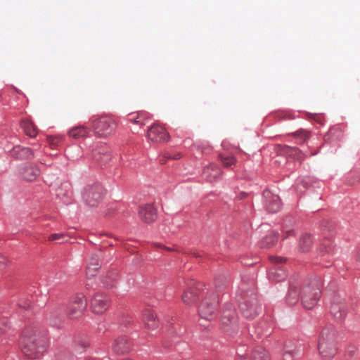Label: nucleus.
I'll return each instance as SVG.
<instances>
[{
  "label": "nucleus",
  "mask_w": 360,
  "mask_h": 360,
  "mask_svg": "<svg viewBox=\"0 0 360 360\" xmlns=\"http://www.w3.org/2000/svg\"><path fill=\"white\" fill-rule=\"evenodd\" d=\"M319 250L324 254H331L333 251L332 242L329 239H325L319 246Z\"/></svg>",
  "instance_id": "nucleus-33"
},
{
  "label": "nucleus",
  "mask_w": 360,
  "mask_h": 360,
  "mask_svg": "<svg viewBox=\"0 0 360 360\" xmlns=\"http://www.w3.org/2000/svg\"><path fill=\"white\" fill-rule=\"evenodd\" d=\"M19 174L22 179L27 181H32L39 176V169L33 164L26 163L19 169Z\"/></svg>",
  "instance_id": "nucleus-12"
},
{
  "label": "nucleus",
  "mask_w": 360,
  "mask_h": 360,
  "mask_svg": "<svg viewBox=\"0 0 360 360\" xmlns=\"http://www.w3.org/2000/svg\"><path fill=\"white\" fill-rule=\"evenodd\" d=\"M87 302L83 294H77L73 296L67 307L65 315L70 319H74L82 316L86 309Z\"/></svg>",
  "instance_id": "nucleus-4"
},
{
  "label": "nucleus",
  "mask_w": 360,
  "mask_h": 360,
  "mask_svg": "<svg viewBox=\"0 0 360 360\" xmlns=\"http://www.w3.org/2000/svg\"><path fill=\"white\" fill-rule=\"evenodd\" d=\"M160 162H161L162 164H163V163H164V161H163L162 160H160Z\"/></svg>",
  "instance_id": "nucleus-53"
},
{
  "label": "nucleus",
  "mask_w": 360,
  "mask_h": 360,
  "mask_svg": "<svg viewBox=\"0 0 360 360\" xmlns=\"http://www.w3.org/2000/svg\"><path fill=\"white\" fill-rule=\"evenodd\" d=\"M89 133V129L87 127L84 126L75 127L72 128L68 134L70 137L77 139L80 138L85 137Z\"/></svg>",
  "instance_id": "nucleus-27"
},
{
  "label": "nucleus",
  "mask_w": 360,
  "mask_h": 360,
  "mask_svg": "<svg viewBox=\"0 0 360 360\" xmlns=\"http://www.w3.org/2000/svg\"><path fill=\"white\" fill-rule=\"evenodd\" d=\"M347 307L345 300L340 297H335L331 302L330 313L335 320L342 321L346 317Z\"/></svg>",
  "instance_id": "nucleus-8"
},
{
  "label": "nucleus",
  "mask_w": 360,
  "mask_h": 360,
  "mask_svg": "<svg viewBox=\"0 0 360 360\" xmlns=\"http://www.w3.org/2000/svg\"><path fill=\"white\" fill-rule=\"evenodd\" d=\"M302 303L307 309H311L316 306L321 296V290L317 283L313 286H305L302 289Z\"/></svg>",
  "instance_id": "nucleus-6"
},
{
  "label": "nucleus",
  "mask_w": 360,
  "mask_h": 360,
  "mask_svg": "<svg viewBox=\"0 0 360 360\" xmlns=\"http://www.w3.org/2000/svg\"><path fill=\"white\" fill-rule=\"evenodd\" d=\"M300 299L299 286L296 284H291L286 296V302L289 305H295Z\"/></svg>",
  "instance_id": "nucleus-23"
},
{
  "label": "nucleus",
  "mask_w": 360,
  "mask_h": 360,
  "mask_svg": "<svg viewBox=\"0 0 360 360\" xmlns=\"http://www.w3.org/2000/svg\"><path fill=\"white\" fill-rule=\"evenodd\" d=\"M222 174L221 169L216 165L211 164L204 168L202 176L208 182H214Z\"/></svg>",
  "instance_id": "nucleus-18"
},
{
  "label": "nucleus",
  "mask_w": 360,
  "mask_h": 360,
  "mask_svg": "<svg viewBox=\"0 0 360 360\" xmlns=\"http://www.w3.org/2000/svg\"><path fill=\"white\" fill-rule=\"evenodd\" d=\"M65 314V307L63 304H57L47 312L46 318L51 325L56 326L58 321L63 319Z\"/></svg>",
  "instance_id": "nucleus-13"
},
{
  "label": "nucleus",
  "mask_w": 360,
  "mask_h": 360,
  "mask_svg": "<svg viewBox=\"0 0 360 360\" xmlns=\"http://www.w3.org/2000/svg\"><path fill=\"white\" fill-rule=\"evenodd\" d=\"M304 136L305 139L308 138L309 137V133L308 132H305L304 134Z\"/></svg>",
  "instance_id": "nucleus-52"
},
{
  "label": "nucleus",
  "mask_w": 360,
  "mask_h": 360,
  "mask_svg": "<svg viewBox=\"0 0 360 360\" xmlns=\"http://www.w3.org/2000/svg\"><path fill=\"white\" fill-rule=\"evenodd\" d=\"M21 127L25 134L30 137H34L37 134V129L34 123L28 120H24L21 122Z\"/></svg>",
  "instance_id": "nucleus-26"
},
{
  "label": "nucleus",
  "mask_w": 360,
  "mask_h": 360,
  "mask_svg": "<svg viewBox=\"0 0 360 360\" xmlns=\"http://www.w3.org/2000/svg\"><path fill=\"white\" fill-rule=\"evenodd\" d=\"M238 359V360H245L246 353L242 350L237 352Z\"/></svg>",
  "instance_id": "nucleus-45"
},
{
  "label": "nucleus",
  "mask_w": 360,
  "mask_h": 360,
  "mask_svg": "<svg viewBox=\"0 0 360 360\" xmlns=\"http://www.w3.org/2000/svg\"><path fill=\"white\" fill-rule=\"evenodd\" d=\"M286 276L285 271L281 268L274 269L269 274V278L277 282L285 280Z\"/></svg>",
  "instance_id": "nucleus-30"
},
{
  "label": "nucleus",
  "mask_w": 360,
  "mask_h": 360,
  "mask_svg": "<svg viewBox=\"0 0 360 360\" xmlns=\"http://www.w3.org/2000/svg\"><path fill=\"white\" fill-rule=\"evenodd\" d=\"M154 245L158 248H162V249H165L167 251H172V249L171 248H169V247H166L163 245H161V244H159V243H155Z\"/></svg>",
  "instance_id": "nucleus-47"
},
{
  "label": "nucleus",
  "mask_w": 360,
  "mask_h": 360,
  "mask_svg": "<svg viewBox=\"0 0 360 360\" xmlns=\"http://www.w3.org/2000/svg\"><path fill=\"white\" fill-rule=\"evenodd\" d=\"M139 214L141 220L146 223H151L157 218L156 210L152 205L141 206Z\"/></svg>",
  "instance_id": "nucleus-17"
},
{
  "label": "nucleus",
  "mask_w": 360,
  "mask_h": 360,
  "mask_svg": "<svg viewBox=\"0 0 360 360\" xmlns=\"http://www.w3.org/2000/svg\"><path fill=\"white\" fill-rule=\"evenodd\" d=\"M294 234V231L292 230H288L285 233L284 238H288L290 236H292Z\"/></svg>",
  "instance_id": "nucleus-48"
},
{
  "label": "nucleus",
  "mask_w": 360,
  "mask_h": 360,
  "mask_svg": "<svg viewBox=\"0 0 360 360\" xmlns=\"http://www.w3.org/2000/svg\"><path fill=\"white\" fill-rule=\"evenodd\" d=\"M312 239L310 235H304L303 236L300 241V247L302 251L307 252L311 248L312 245Z\"/></svg>",
  "instance_id": "nucleus-32"
},
{
  "label": "nucleus",
  "mask_w": 360,
  "mask_h": 360,
  "mask_svg": "<svg viewBox=\"0 0 360 360\" xmlns=\"http://www.w3.org/2000/svg\"><path fill=\"white\" fill-rule=\"evenodd\" d=\"M101 252L98 251L96 253L92 255L91 257L90 258L89 262H93V263H98V266L100 268L101 266Z\"/></svg>",
  "instance_id": "nucleus-39"
},
{
  "label": "nucleus",
  "mask_w": 360,
  "mask_h": 360,
  "mask_svg": "<svg viewBox=\"0 0 360 360\" xmlns=\"http://www.w3.org/2000/svg\"><path fill=\"white\" fill-rule=\"evenodd\" d=\"M140 116L139 115H129V121L135 124H141V120H139Z\"/></svg>",
  "instance_id": "nucleus-42"
},
{
  "label": "nucleus",
  "mask_w": 360,
  "mask_h": 360,
  "mask_svg": "<svg viewBox=\"0 0 360 360\" xmlns=\"http://www.w3.org/2000/svg\"><path fill=\"white\" fill-rule=\"evenodd\" d=\"M49 340L46 334L32 328L23 330L21 346L23 354L30 359H39L46 350Z\"/></svg>",
  "instance_id": "nucleus-1"
},
{
  "label": "nucleus",
  "mask_w": 360,
  "mask_h": 360,
  "mask_svg": "<svg viewBox=\"0 0 360 360\" xmlns=\"http://www.w3.org/2000/svg\"><path fill=\"white\" fill-rule=\"evenodd\" d=\"M91 127L95 134L105 137L115 132L117 123L109 116H101L92 120Z\"/></svg>",
  "instance_id": "nucleus-2"
},
{
  "label": "nucleus",
  "mask_w": 360,
  "mask_h": 360,
  "mask_svg": "<svg viewBox=\"0 0 360 360\" xmlns=\"http://www.w3.org/2000/svg\"><path fill=\"white\" fill-rule=\"evenodd\" d=\"M143 319L145 326L150 330L155 329L158 327V321L154 312L150 309H146L143 314Z\"/></svg>",
  "instance_id": "nucleus-21"
},
{
  "label": "nucleus",
  "mask_w": 360,
  "mask_h": 360,
  "mask_svg": "<svg viewBox=\"0 0 360 360\" xmlns=\"http://www.w3.org/2000/svg\"><path fill=\"white\" fill-rule=\"evenodd\" d=\"M227 279L224 275H219L214 278V285L217 288L221 289L226 286Z\"/></svg>",
  "instance_id": "nucleus-37"
},
{
  "label": "nucleus",
  "mask_w": 360,
  "mask_h": 360,
  "mask_svg": "<svg viewBox=\"0 0 360 360\" xmlns=\"http://www.w3.org/2000/svg\"><path fill=\"white\" fill-rule=\"evenodd\" d=\"M165 157L168 159H178L179 158V154L175 155L174 156L167 154Z\"/></svg>",
  "instance_id": "nucleus-49"
},
{
  "label": "nucleus",
  "mask_w": 360,
  "mask_h": 360,
  "mask_svg": "<svg viewBox=\"0 0 360 360\" xmlns=\"http://www.w3.org/2000/svg\"><path fill=\"white\" fill-rule=\"evenodd\" d=\"M105 193L103 186L99 184L88 186L85 188L83 198L90 207L97 206Z\"/></svg>",
  "instance_id": "nucleus-5"
},
{
  "label": "nucleus",
  "mask_w": 360,
  "mask_h": 360,
  "mask_svg": "<svg viewBox=\"0 0 360 360\" xmlns=\"http://www.w3.org/2000/svg\"><path fill=\"white\" fill-rule=\"evenodd\" d=\"M110 305L109 298L103 293H96L91 299V307L95 314H103Z\"/></svg>",
  "instance_id": "nucleus-10"
},
{
  "label": "nucleus",
  "mask_w": 360,
  "mask_h": 360,
  "mask_svg": "<svg viewBox=\"0 0 360 360\" xmlns=\"http://www.w3.org/2000/svg\"><path fill=\"white\" fill-rule=\"evenodd\" d=\"M297 354V347L294 344L289 342L285 345L283 355V360H294Z\"/></svg>",
  "instance_id": "nucleus-25"
},
{
  "label": "nucleus",
  "mask_w": 360,
  "mask_h": 360,
  "mask_svg": "<svg viewBox=\"0 0 360 360\" xmlns=\"http://www.w3.org/2000/svg\"><path fill=\"white\" fill-rule=\"evenodd\" d=\"M278 240V236L276 233H271L270 235L266 236L261 241V247L262 248H271L273 246Z\"/></svg>",
  "instance_id": "nucleus-31"
},
{
  "label": "nucleus",
  "mask_w": 360,
  "mask_h": 360,
  "mask_svg": "<svg viewBox=\"0 0 360 360\" xmlns=\"http://www.w3.org/2000/svg\"><path fill=\"white\" fill-rule=\"evenodd\" d=\"M8 328V320L3 319L0 321V335L5 333Z\"/></svg>",
  "instance_id": "nucleus-41"
},
{
  "label": "nucleus",
  "mask_w": 360,
  "mask_h": 360,
  "mask_svg": "<svg viewBox=\"0 0 360 360\" xmlns=\"http://www.w3.org/2000/svg\"><path fill=\"white\" fill-rule=\"evenodd\" d=\"M98 263L89 262L86 267V276L88 278L94 277L99 269Z\"/></svg>",
  "instance_id": "nucleus-34"
},
{
  "label": "nucleus",
  "mask_w": 360,
  "mask_h": 360,
  "mask_svg": "<svg viewBox=\"0 0 360 360\" xmlns=\"http://www.w3.org/2000/svg\"><path fill=\"white\" fill-rule=\"evenodd\" d=\"M148 137L152 141L162 142L169 139V134L162 127L153 124L148 131Z\"/></svg>",
  "instance_id": "nucleus-14"
},
{
  "label": "nucleus",
  "mask_w": 360,
  "mask_h": 360,
  "mask_svg": "<svg viewBox=\"0 0 360 360\" xmlns=\"http://www.w3.org/2000/svg\"><path fill=\"white\" fill-rule=\"evenodd\" d=\"M20 308L27 310L31 307V302L28 300H21L18 303Z\"/></svg>",
  "instance_id": "nucleus-40"
},
{
  "label": "nucleus",
  "mask_w": 360,
  "mask_h": 360,
  "mask_svg": "<svg viewBox=\"0 0 360 360\" xmlns=\"http://www.w3.org/2000/svg\"><path fill=\"white\" fill-rule=\"evenodd\" d=\"M94 158L97 162H101L102 164L105 165L109 160H111V154L107 147L96 150L94 152Z\"/></svg>",
  "instance_id": "nucleus-24"
},
{
  "label": "nucleus",
  "mask_w": 360,
  "mask_h": 360,
  "mask_svg": "<svg viewBox=\"0 0 360 360\" xmlns=\"http://www.w3.org/2000/svg\"><path fill=\"white\" fill-rule=\"evenodd\" d=\"M200 293L198 286L191 287L183 293L182 301L186 304H193L198 299Z\"/></svg>",
  "instance_id": "nucleus-20"
},
{
  "label": "nucleus",
  "mask_w": 360,
  "mask_h": 360,
  "mask_svg": "<svg viewBox=\"0 0 360 360\" xmlns=\"http://www.w3.org/2000/svg\"><path fill=\"white\" fill-rule=\"evenodd\" d=\"M287 153L290 156H293L297 160L304 159L302 151L297 148H288Z\"/></svg>",
  "instance_id": "nucleus-36"
},
{
  "label": "nucleus",
  "mask_w": 360,
  "mask_h": 360,
  "mask_svg": "<svg viewBox=\"0 0 360 360\" xmlns=\"http://www.w3.org/2000/svg\"><path fill=\"white\" fill-rule=\"evenodd\" d=\"M252 360H269L270 356L267 351L262 347H255L252 354Z\"/></svg>",
  "instance_id": "nucleus-28"
},
{
  "label": "nucleus",
  "mask_w": 360,
  "mask_h": 360,
  "mask_svg": "<svg viewBox=\"0 0 360 360\" xmlns=\"http://www.w3.org/2000/svg\"><path fill=\"white\" fill-rule=\"evenodd\" d=\"M70 191V185L68 183L62 184L61 186L56 190V195L58 197L65 196Z\"/></svg>",
  "instance_id": "nucleus-35"
},
{
  "label": "nucleus",
  "mask_w": 360,
  "mask_h": 360,
  "mask_svg": "<svg viewBox=\"0 0 360 360\" xmlns=\"http://www.w3.org/2000/svg\"><path fill=\"white\" fill-rule=\"evenodd\" d=\"M218 159L224 167H230L236 163V158L230 155L220 153L218 155Z\"/></svg>",
  "instance_id": "nucleus-29"
},
{
  "label": "nucleus",
  "mask_w": 360,
  "mask_h": 360,
  "mask_svg": "<svg viewBox=\"0 0 360 360\" xmlns=\"http://www.w3.org/2000/svg\"><path fill=\"white\" fill-rule=\"evenodd\" d=\"M239 308L243 316L250 319H254L261 311V307L255 298L244 300L240 304Z\"/></svg>",
  "instance_id": "nucleus-9"
},
{
  "label": "nucleus",
  "mask_w": 360,
  "mask_h": 360,
  "mask_svg": "<svg viewBox=\"0 0 360 360\" xmlns=\"http://www.w3.org/2000/svg\"><path fill=\"white\" fill-rule=\"evenodd\" d=\"M58 360H63V356H62V355H60V356H58ZM69 360H73V357H72V356H69Z\"/></svg>",
  "instance_id": "nucleus-50"
},
{
  "label": "nucleus",
  "mask_w": 360,
  "mask_h": 360,
  "mask_svg": "<svg viewBox=\"0 0 360 360\" xmlns=\"http://www.w3.org/2000/svg\"><path fill=\"white\" fill-rule=\"evenodd\" d=\"M263 197L265 206L269 212H277L281 210V199L277 194L272 193L270 190H265Z\"/></svg>",
  "instance_id": "nucleus-11"
},
{
  "label": "nucleus",
  "mask_w": 360,
  "mask_h": 360,
  "mask_svg": "<svg viewBox=\"0 0 360 360\" xmlns=\"http://www.w3.org/2000/svg\"><path fill=\"white\" fill-rule=\"evenodd\" d=\"M116 277H117V273L115 271L111 272L109 274H108L107 278H109L110 281H106V285H112V282L115 280Z\"/></svg>",
  "instance_id": "nucleus-43"
},
{
  "label": "nucleus",
  "mask_w": 360,
  "mask_h": 360,
  "mask_svg": "<svg viewBox=\"0 0 360 360\" xmlns=\"http://www.w3.org/2000/svg\"><path fill=\"white\" fill-rule=\"evenodd\" d=\"M66 235L63 233H52L48 237V240L53 242L56 240H60L61 242H64V239Z\"/></svg>",
  "instance_id": "nucleus-38"
},
{
  "label": "nucleus",
  "mask_w": 360,
  "mask_h": 360,
  "mask_svg": "<svg viewBox=\"0 0 360 360\" xmlns=\"http://www.w3.org/2000/svg\"><path fill=\"white\" fill-rule=\"evenodd\" d=\"M323 345L324 346L318 344L319 354L325 360L330 359L336 354L335 343H325Z\"/></svg>",
  "instance_id": "nucleus-19"
},
{
  "label": "nucleus",
  "mask_w": 360,
  "mask_h": 360,
  "mask_svg": "<svg viewBox=\"0 0 360 360\" xmlns=\"http://www.w3.org/2000/svg\"><path fill=\"white\" fill-rule=\"evenodd\" d=\"M221 328L226 331L237 328V317L235 309L231 304L226 307L221 318Z\"/></svg>",
  "instance_id": "nucleus-7"
},
{
  "label": "nucleus",
  "mask_w": 360,
  "mask_h": 360,
  "mask_svg": "<svg viewBox=\"0 0 360 360\" xmlns=\"http://www.w3.org/2000/svg\"><path fill=\"white\" fill-rule=\"evenodd\" d=\"M356 260L360 262V250L356 254Z\"/></svg>",
  "instance_id": "nucleus-51"
},
{
  "label": "nucleus",
  "mask_w": 360,
  "mask_h": 360,
  "mask_svg": "<svg viewBox=\"0 0 360 360\" xmlns=\"http://www.w3.org/2000/svg\"><path fill=\"white\" fill-rule=\"evenodd\" d=\"M335 343V331L331 324L323 326L319 333L318 344Z\"/></svg>",
  "instance_id": "nucleus-15"
},
{
  "label": "nucleus",
  "mask_w": 360,
  "mask_h": 360,
  "mask_svg": "<svg viewBox=\"0 0 360 360\" xmlns=\"http://www.w3.org/2000/svg\"><path fill=\"white\" fill-rule=\"evenodd\" d=\"M11 154L13 157L18 159H28L33 155L30 148L20 146H15L11 150Z\"/></svg>",
  "instance_id": "nucleus-22"
},
{
  "label": "nucleus",
  "mask_w": 360,
  "mask_h": 360,
  "mask_svg": "<svg viewBox=\"0 0 360 360\" xmlns=\"http://www.w3.org/2000/svg\"><path fill=\"white\" fill-rule=\"evenodd\" d=\"M112 349L117 354H127L131 349V343L126 336H119L115 339Z\"/></svg>",
  "instance_id": "nucleus-16"
},
{
  "label": "nucleus",
  "mask_w": 360,
  "mask_h": 360,
  "mask_svg": "<svg viewBox=\"0 0 360 360\" xmlns=\"http://www.w3.org/2000/svg\"><path fill=\"white\" fill-rule=\"evenodd\" d=\"M6 262H7L6 258H5L3 256H1L0 257V269H2L6 264Z\"/></svg>",
  "instance_id": "nucleus-46"
},
{
  "label": "nucleus",
  "mask_w": 360,
  "mask_h": 360,
  "mask_svg": "<svg viewBox=\"0 0 360 360\" xmlns=\"http://www.w3.org/2000/svg\"><path fill=\"white\" fill-rule=\"evenodd\" d=\"M270 259L272 262H274L276 264L283 263V262H285V259H284L283 257H271Z\"/></svg>",
  "instance_id": "nucleus-44"
},
{
  "label": "nucleus",
  "mask_w": 360,
  "mask_h": 360,
  "mask_svg": "<svg viewBox=\"0 0 360 360\" xmlns=\"http://www.w3.org/2000/svg\"><path fill=\"white\" fill-rule=\"evenodd\" d=\"M217 297L214 294L206 295L198 309L201 319L210 321L214 320L217 314Z\"/></svg>",
  "instance_id": "nucleus-3"
}]
</instances>
